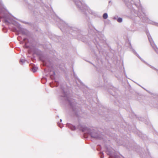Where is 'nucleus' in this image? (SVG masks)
Returning a JSON list of instances; mask_svg holds the SVG:
<instances>
[{
    "label": "nucleus",
    "mask_w": 158,
    "mask_h": 158,
    "mask_svg": "<svg viewBox=\"0 0 158 158\" xmlns=\"http://www.w3.org/2000/svg\"><path fill=\"white\" fill-rule=\"evenodd\" d=\"M103 18L104 19H107L108 17V15L106 13H104L103 15Z\"/></svg>",
    "instance_id": "f257e3e1"
},
{
    "label": "nucleus",
    "mask_w": 158,
    "mask_h": 158,
    "mask_svg": "<svg viewBox=\"0 0 158 158\" xmlns=\"http://www.w3.org/2000/svg\"><path fill=\"white\" fill-rule=\"evenodd\" d=\"M117 21L119 23H120L122 21V19L121 18H119L117 19Z\"/></svg>",
    "instance_id": "f03ea898"
},
{
    "label": "nucleus",
    "mask_w": 158,
    "mask_h": 158,
    "mask_svg": "<svg viewBox=\"0 0 158 158\" xmlns=\"http://www.w3.org/2000/svg\"><path fill=\"white\" fill-rule=\"evenodd\" d=\"M94 135V134H93H93H91V136H92V137H94V135Z\"/></svg>",
    "instance_id": "7ed1b4c3"
},
{
    "label": "nucleus",
    "mask_w": 158,
    "mask_h": 158,
    "mask_svg": "<svg viewBox=\"0 0 158 158\" xmlns=\"http://www.w3.org/2000/svg\"><path fill=\"white\" fill-rule=\"evenodd\" d=\"M5 22H6V23L7 22V20H5Z\"/></svg>",
    "instance_id": "39448f33"
},
{
    "label": "nucleus",
    "mask_w": 158,
    "mask_h": 158,
    "mask_svg": "<svg viewBox=\"0 0 158 158\" xmlns=\"http://www.w3.org/2000/svg\"><path fill=\"white\" fill-rule=\"evenodd\" d=\"M75 129V127H73V128L72 129V130H74Z\"/></svg>",
    "instance_id": "20e7f679"
},
{
    "label": "nucleus",
    "mask_w": 158,
    "mask_h": 158,
    "mask_svg": "<svg viewBox=\"0 0 158 158\" xmlns=\"http://www.w3.org/2000/svg\"><path fill=\"white\" fill-rule=\"evenodd\" d=\"M20 62H23V61H22V60H20Z\"/></svg>",
    "instance_id": "423d86ee"
}]
</instances>
